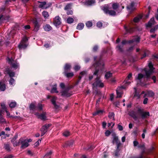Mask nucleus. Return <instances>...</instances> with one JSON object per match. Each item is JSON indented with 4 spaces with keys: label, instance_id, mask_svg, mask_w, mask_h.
<instances>
[{
    "label": "nucleus",
    "instance_id": "4468645a",
    "mask_svg": "<svg viewBox=\"0 0 158 158\" xmlns=\"http://www.w3.org/2000/svg\"><path fill=\"white\" fill-rule=\"evenodd\" d=\"M51 126V124H46L43 126L41 129V136H43L47 131V129Z\"/></svg>",
    "mask_w": 158,
    "mask_h": 158
},
{
    "label": "nucleus",
    "instance_id": "2f4dec72",
    "mask_svg": "<svg viewBox=\"0 0 158 158\" xmlns=\"http://www.w3.org/2000/svg\"><path fill=\"white\" fill-rule=\"evenodd\" d=\"M43 105L41 103H39L38 104L37 106L36 107V110H38L41 111L43 110Z\"/></svg>",
    "mask_w": 158,
    "mask_h": 158
},
{
    "label": "nucleus",
    "instance_id": "20e7f679",
    "mask_svg": "<svg viewBox=\"0 0 158 158\" xmlns=\"http://www.w3.org/2000/svg\"><path fill=\"white\" fill-rule=\"evenodd\" d=\"M94 59L95 63L93 65L92 68H95V71L94 72V74L97 75L99 70H102L103 68L104 64L100 58H97V56H95L94 57Z\"/></svg>",
    "mask_w": 158,
    "mask_h": 158
},
{
    "label": "nucleus",
    "instance_id": "cd10ccee",
    "mask_svg": "<svg viewBox=\"0 0 158 158\" xmlns=\"http://www.w3.org/2000/svg\"><path fill=\"white\" fill-rule=\"evenodd\" d=\"M6 85L5 84L0 82V89L2 91H4L6 89Z\"/></svg>",
    "mask_w": 158,
    "mask_h": 158
},
{
    "label": "nucleus",
    "instance_id": "c756f323",
    "mask_svg": "<svg viewBox=\"0 0 158 158\" xmlns=\"http://www.w3.org/2000/svg\"><path fill=\"white\" fill-rule=\"evenodd\" d=\"M64 73L67 77H71L74 75L73 73V72L68 73L64 71Z\"/></svg>",
    "mask_w": 158,
    "mask_h": 158
},
{
    "label": "nucleus",
    "instance_id": "bb28decb",
    "mask_svg": "<svg viewBox=\"0 0 158 158\" xmlns=\"http://www.w3.org/2000/svg\"><path fill=\"white\" fill-rule=\"evenodd\" d=\"M51 92L52 93H58V91L57 90L56 85H55L53 86L52 89L51 91Z\"/></svg>",
    "mask_w": 158,
    "mask_h": 158
},
{
    "label": "nucleus",
    "instance_id": "a878e982",
    "mask_svg": "<svg viewBox=\"0 0 158 158\" xmlns=\"http://www.w3.org/2000/svg\"><path fill=\"white\" fill-rule=\"evenodd\" d=\"M84 24L82 23H78L77 27V29L78 30H81L84 27Z\"/></svg>",
    "mask_w": 158,
    "mask_h": 158
},
{
    "label": "nucleus",
    "instance_id": "dca6fc26",
    "mask_svg": "<svg viewBox=\"0 0 158 158\" xmlns=\"http://www.w3.org/2000/svg\"><path fill=\"white\" fill-rule=\"evenodd\" d=\"M135 3L133 2H131V3L129 6H127V9L131 11L135 10Z\"/></svg>",
    "mask_w": 158,
    "mask_h": 158
},
{
    "label": "nucleus",
    "instance_id": "052dcab7",
    "mask_svg": "<svg viewBox=\"0 0 158 158\" xmlns=\"http://www.w3.org/2000/svg\"><path fill=\"white\" fill-rule=\"evenodd\" d=\"M5 111L6 113V114H7L6 115L7 116H9L10 117H11V118L14 117H13L12 116H10V113L6 110H5Z\"/></svg>",
    "mask_w": 158,
    "mask_h": 158
},
{
    "label": "nucleus",
    "instance_id": "6e6d98bb",
    "mask_svg": "<svg viewBox=\"0 0 158 158\" xmlns=\"http://www.w3.org/2000/svg\"><path fill=\"white\" fill-rule=\"evenodd\" d=\"M80 68V67L78 65H76L74 67V70L76 71H77L78 70H79Z\"/></svg>",
    "mask_w": 158,
    "mask_h": 158
},
{
    "label": "nucleus",
    "instance_id": "7c9ffc66",
    "mask_svg": "<svg viewBox=\"0 0 158 158\" xmlns=\"http://www.w3.org/2000/svg\"><path fill=\"white\" fill-rule=\"evenodd\" d=\"M112 76V73L110 72H108L106 73L105 77L106 79H107L111 77Z\"/></svg>",
    "mask_w": 158,
    "mask_h": 158
},
{
    "label": "nucleus",
    "instance_id": "e433bc0d",
    "mask_svg": "<svg viewBox=\"0 0 158 158\" xmlns=\"http://www.w3.org/2000/svg\"><path fill=\"white\" fill-rule=\"evenodd\" d=\"M16 105V103L15 102H11L9 104L10 107L11 108H14Z\"/></svg>",
    "mask_w": 158,
    "mask_h": 158
},
{
    "label": "nucleus",
    "instance_id": "a19ab883",
    "mask_svg": "<svg viewBox=\"0 0 158 158\" xmlns=\"http://www.w3.org/2000/svg\"><path fill=\"white\" fill-rule=\"evenodd\" d=\"M103 112L102 110H98L93 113V115H96L102 114Z\"/></svg>",
    "mask_w": 158,
    "mask_h": 158
},
{
    "label": "nucleus",
    "instance_id": "79ce46f5",
    "mask_svg": "<svg viewBox=\"0 0 158 158\" xmlns=\"http://www.w3.org/2000/svg\"><path fill=\"white\" fill-rule=\"evenodd\" d=\"M86 25L88 27H90L92 26V23L90 21H88L85 23Z\"/></svg>",
    "mask_w": 158,
    "mask_h": 158
},
{
    "label": "nucleus",
    "instance_id": "1a4fd4ad",
    "mask_svg": "<svg viewBox=\"0 0 158 158\" xmlns=\"http://www.w3.org/2000/svg\"><path fill=\"white\" fill-rule=\"evenodd\" d=\"M112 135L113 137V143H116L117 145V148H118L119 146L120 145L121 143L120 142L118 139V136H116V134L113 132L112 134Z\"/></svg>",
    "mask_w": 158,
    "mask_h": 158
},
{
    "label": "nucleus",
    "instance_id": "a211bd4d",
    "mask_svg": "<svg viewBox=\"0 0 158 158\" xmlns=\"http://www.w3.org/2000/svg\"><path fill=\"white\" fill-rule=\"evenodd\" d=\"M35 114L38 118L42 120H45L46 119V114L45 113H43L40 114L39 113H35Z\"/></svg>",
    "mask_w": 158,
    "mask_h": 158
},
{
    "label": "nucleus",
    "instance_id": "6ab92c4d",
    "mask_svg": "<svg viewBox=\"0 0 158 158\" xmlns=\"http://www.w3.org/2000/svg\"><path fill=\"white\" fill-rule=\"evenodd\" d=\"M57 98L56 96H53L52 97V98L51 99V102L54 106L56 109L58 108V106L56 104V100Z\"/></svg>",
    "mask_w": 158,
    "mask_h": 158
},
{
    "label": "nucleus",
    "instance_id": "f3484780",
    "mask_svg": "<svg viewBox=\"0 0 158 158\" xmlns=\"http://www.w3.org/2000/svg\"><path fill=\"white\" fill-rule=\"evenodd\" d=\"M156 22L155 21L154 18V17H152L151 19L148 23L146 24V27H151Z\"/></svg>",
    "mask_w": 158,
    "mask_h": 158
},
{
    "label": "nucleus",
    "instance_id": "09e8293b",
    "mask_svg": "<svg viewBox=\"0 0 158 158\" xmlns=\"http://www.w3.org/2000/svg\"><path fill=\"white\" fill-rule=\"evenodd\" d=\"M4 148H5L6 150L7 151H10V146L8 144H5L4 145Z\"/></svg>",
    "mask_w": 158,
    "mask_h": 158
},
{
    "label": "nucleus",
    "instance_id": "72a5a7b5",
    "mask_svg": "<svg viewBox=\"0 0 158 158\" xmlns=\"http://www.w3.org/2000/svg\"><path fill=\"white\" fill-rule=\"evenodd\" d=\"M142 18V16L141 15H140L137 17H135L134 19V21L135 23L138 22L140 19Z\"/></svg>",
    "mask_w": 158,
    "mask_h": 158
},
{
    "label": "nucleus",
    "instance_id": "864d4df0",
    "mask_svg": "<svg viewBox=\"0 0 158 158\" xmlns=\"http://www.w3.org/2000/svg\"><path fill=\"white\" fill-rule=\"evenodd\" d=\"M5 122V120L2 115V117H0V123H2Z\"/></svg>",
    "mask_w": 158,
    "mask_h": 158
},
{
    "label": "nucleus",
    "instance_id": "680f3d73",
    "mask_svg": "<svg viewBox=\"0 0 158 158\" xmlns=\"http://www.w3.org/2000/svg\"><path fill=\"white\" fill-rule=\"evenodd\" d=\"M152 79L153 80V82L154 83H155L156 81V78L155 76H152Z\"/></svg>",
    "mask_w": 158,
    "mask_h": 158
},
{
    "label": "nucleus",
    "instance_id": "e2e57ef3",
    "mask_svg": "<svg viewBox=\"0 0 158 158\" xmlns=\"http://www.w3.org/2000/svg\"><path fill=\"white\" fill-rule=\"evenodd\" d=\"M138 142L136 141H134L133 142L134 146L135 147L138 144Z\"/></svg>",
    "mask_w": 158,
    "mask_h": 158
},
{
    "label": "nucleus",
    "instance_id": "5fc2aeb1",
    "mask_svg": "<svg viewBox=\"0 0 158 158\" xmlns=\"http://www.w3.org/2000/svg\"><path fill=\"white\" fill-rule=\"evenodd\" d=\"M71 6V5L70 4H68L66 6H65L64 9L65 10H67L69 9Z\"/></svg>",
    "mask_w": 158,
    "mask_h": 158
},
{
    "label": "nucleus",
    "instance_id": "c03bdc74",
    "mask_svg": "<svg viewBox=\"0 0 158 158\" xmlns=\"http://www.w3.org/2000/svg\"><path fill=\"white\" fill-rule=\"evenodd\" d=\"M158 28V25H157L155 26L154 28H152L150 31L151 32H154L155 31L157 30Z\"/></svg>",
    "mask_w": 158,
    "mask_h": 158
},
{
    "label": "nucleus",
    "instance_id": "5701e85b",
    "mask_svg": "<svg viewBox=\"0 0 158 158\" xmlns=\"http://www.w3.org/2000/svg\"><path fill=\"white\" fill-rule=\"evenodd\" d=\"M44 30L46 31H49L52 29V27L49 24H46L43 27Z\"/></svg>",
    "mask_w": 158,
    "mask_h": 158
},
{
    "label": "nucleus",
    "instance_id": "49530a36",
    "mask_svg": "<svg viewBox=\"0 0 158 158\" xmlns=\"http://www.w3.org/2000/svg\"><path fill=\"white\" fill-rule=\"evenodd\" d=\"M1 106L2 107V108L3 110H6L5 105L4 102H2L1 103Z\"/></svg>",
    "mask_w": 158,
    "mask_h": 158
},
{
    "label": "nucleus",
    "instance_id": "423d86ee",
    "mask_svg": "<svg viewBox=\"0 0 158 158\" xmlns=\"http://www.w3.org/2000/svg\"><path fill=\"white\" fill-rule=\"evenodd\" d=\"M7 61H8V63L11 65L12 67L14 69H17L19 67V63L14 61L12 58H7Z\"/></svg>",
    "mask_w": 158,
    "mask_h": 158
},
{
    "label": "nucleus",
    "instance_id": "69168bd1",
    "mask_svg": "<svg viewBox=\"0 0 158 158\" xmlns=\"http://www.w3.org/2000/svg\"><path fill=\"white\" fill-rule=\"evenodd\" d=\"M98 47L97 46H94L93 48V50L94 52H95L97 51V50H98Z\"/></svg>",
    "mask_w": 158,
    "mask_h": 158
},
{
    "label": "nucleus",
    "instance_id": "0e129e2a",
    "mask_svg": "<svg viewBox=\"0 0 158 158\" xmlns=\"http://www.w3.org/2000/svg\"><path fill=\"white\" fill-rule=\"evenodd\" d=\"M118 128L119 130L120 131H122L123 130V127L121 125H118Z\"/></svg>",
    "mask_w": 158,
    "mask_h": 158
},
{
    "label": "nucleus",
    "instance_id": "603ef678",
    "mask_svg": "<svg viewBox=\"0 0 158 158\" xmlns=\"http://www.w3.org/2000/svg\"><path fill=\"white\" fill-rule=\"evenodd\" d=\"M111 133V132L109 130H107L105 132V135L106 136H109Z\"/></svg>",
    "mask_w": 158,
    "mask_h": 158
},
{
    "label": "nucleus",
    "instance_id": "37998d69",
    "mask_svg": "<svg viewBox=\"0 0 158 158\" xmlns=\"http://www.w3.org/2000/svg\"><path fill=\"white\" fill-rule=\"evenodd\" d=\"M125 29L127 32V33H131L134 31L133 29L131 28H130L129 29H127V27H125Z\"/></svg>",
    "mask_w": 158,
    "mask_h": 158
},
{
    "label": "nucleus",
    "instance_id": "4c0bfd02",
    "mask_svg": "<svg viewBox=\"0 0 158 158\" xmlns=\"http://www.w3.org/2000/svg\"><path fill=\"white\" fill-rule=\"evenodd\" d=\"M71 67L70 65L69 64H66L64 67V71L66 72Z\"/></svg>",
    "mask_w": 158,
    "mask_h": 158
},
{
    "label": "nucleus",
    "instance_id": "4d7b16f0",
    "mask_svg": "<svg viewBox=\"0 0 158 158\" xmlns=\"http://www.w3.org/2000/svg\"><path fill=\"white\" fill-rule=\"evenodd\" d=\"M97 26L98 27H101L102 26V23L100 22H98L97 23Z\"/></svg>",
    "mask_w": 158,
    "mask_h": 158
},
{
    "label": "nucleus",
    "instance_id": "8fccbe9b",
    "mask_svg": "<svg viewBox=\"0 0 158 158\" xmlns=\"http://www.w3.org/2000/svg\"><path fill=\"white\" fill-rule=\"evenodd\" d=\"M13 143V146L14 147L18 146L20 144V143H21L20 142H19V140L18 142H15V143H14V142Z\"/></svg>",
    "mask_w": 158,
    "mask_h": 158
},
{
    "label": "nucleus",
    "instance_id": "338daca9",
    "mask_svg": "<svg viewBox=\"0 0 158 158\" xmlns=\"http://www.w3.org/2000/svg\"><path fill=\"white\" fill-rule=\"evenodd\" d=\"M24 28L25 29H28L30 28V27L29 25H27L24 26Z\"/></svg>",
    "mask_w": 158,
    "mask_h": 158
},
{
    "label": "nucleus",
    "instance_id": "9d476101",
    "mask_svg": "<svg viewBox=\"0 0 158 158\" xmlns=\"http://www.w3.org/2000/svg\"><path fill=\"white\" fill-rule=\"evenodd\" d=\"M93 88L100 87L102 88L104 87V84L99 79H96V81L93 84Z\"/></svg>",
    "mask_w": 158,
    "mask_h": 158
},
{
    "label": "nucleus",
    "instance_id": "7ed1b4c3",
    "mask_svg": "<svg viewBox=\"0 0 158 158\" xmlns=\"http://www.w3.org/2000/svg\"><path fill=\"white\" fill-rule=\"evenodd\" d=\"M111 6L114 10H116L119 7L118 4L117 3H113L106 4L102 6L101 9L106 14H108L110 15H115L116 12L114 10H110L111 9Z\"/></svg>",
    "mask_w": 158,
    "mask_h": 158
},
{
    "label": "nucleus",
    "instance_id": "f03ea898",
    "mask_svg": "<svg viewBox=\"0 0 158 158\" xmlns=\"http://www.w3.org/2000/svg\"><path fill=\"white\" fill-rule=\"evenodd\" d=\"M129 115L135 120L137 121L140 118L139 115L142 119H145L149 116L150 114L148 112H144L143 110L139 109L136 112H135L133 110L130 111L129 112Z\"/></svg>",
    "mask_w": 158,
    "mask_h": 158
},
{
    "label": "nucleus",
    "instance_id": "c85d7f7f",
    "mask_svg": "<svg viewBox=\"0 0 158 158\" xmlns=\"http://www.w3.org/2000/svg\"><path fill=\"white\" fill-rule=\"evenodd\" d=\"M36 107L35 106V103L34 102L31 103L29 106L30 109L31 110H36Z\"/></svg>",
    "mask_w": 158,
    "mask_h": 158
},
{
    "label": "nucleus",
    "instance_id": "c9c22d12",
    "mask_svg": "<svg viewBox=\"0 0 158 158\" xmlns=\"http://www.w3.org/2000/svg\"><path fill=\"white\" fill-rule=\"evenodd\" d=\"M74 21L73 18L71 17L68 18L67 19V22L68 23L70 24L72 23Z\"/></svg>",
    "mask_w": 158,
    "mask_h": 158
},
{
    "label": "nucleus",
    "instance_id": "3c124183",
    "mask_svg": "<svg viewBox=\"0 0 158 158\" xmlns=\"http://www.w3.org/2000/svg\"><path fill=\"white\" fill-rule=\"evenodd\" d=\"M10 84L11 85H13L15 83V80L12 78H11L9 81Z\"/></svg>",
    "mask_w": 158,
    "mask_h": 158
},
{
    "label": "nucleus",
    "instance_id": "58836bf2",
    "mask_svg": "<svg viewBox=\"0 0 158 158\" xmlns=\"http://www.w3.org/2000/svg\"><path fill=\"white\" fill-rule=\"evenodd\" d=\"M148 94L149 96L152 97L155 95L154 93L152 91H149L148 92Z\"/></svg>",
    "mask_w": 158,
    "mask_h": 158
},
{
    "label": "nucleus",
    "instance_id": "393cba45",
    "mask_svg": "<svg viewBox=\"0 0 158 158\" xmlns=\"http://www.w3.org/2000/svg\"><path fill=\"white\" fill-rule=\"evenodd\" d=\"M6 72L9 75L10 77H14L15 74L14 72H11L9 69H6Z\"/></svg>",
    "mask_w": 158,
    "mask_h": 158
},
{
    "label": "nucleus",
    "instance_id": "de8ad7c7",
    "mask_svg": "<svg viewBox=\"0 0 158 158\" xmlns=\"http://www.w3.org/2000/svg\"><path fill=\"white\" fill-rule=\"evenodd\" d=\"M117 48L120 52H122L123 51V45H121L119 46H118L117 47Z\"/></svg>",
    "mask_w": 158,
    "mask_h": 158
},
{
    "label": "nucleus",
    "instance_id": "b1692460",
    "mask_svg": "<svg viewBox=\"0 0 158 158\" xmlns=\"http://www.w3.org/2000/svg\"><path fill=\"white\" fill-rule=\"evenodd\" d=\"M87 74L86 71H83L81 72L80 73L79 76H78V82H79L80 81L82 77L84 76H86Z\"/></svg>",
    "mask_w": 158,
    "mask_h": 158
},
{
    "label": "nucleus",
    "instance_id": "aec40b11",
    "mask_svg": "<svg viewBox=\"0 0 158 158\" xmlns=\"http://www.w3.org/2000/svg\"><path fill=\"white\" fill-rule=\"evenodd\" d=\"M132 75V74L131 73H130L127 76L126 80H125L124 81V83H125V86H126L127 85H128L130 83V81H128L129 79H130V78L131 77Z\"/></svg>",
    "mask_w": 158,
    "mask_h": 158
},
{
    "label": "nucleus",
    "instance_id": "ea45409f",
    "mask_svg": "<svg viewBox=\"0 0 158 158\" xmlns=\"http://www.w3.org/2000/svg\"><path fill=\"white\" fill-rule=\"evenodd\" d=\"M114 113L111 112L109 113L108 115V117L110 119H112L113 120H114Z\"/></svg>",
    "mask_w": 158,
    "mask_h": 158
},
{
    "label": "nucleus",
    "instance_id": "2eb2a0df",
    "mask_svg": "<svg viewBox=\"0 0 158 158\" xmlns=\"http://www.w3.org/2000/svg\"><path fill=\"white\" fill-rule=\"evenodd\" d=\"M32 22L34 23V31L35 32H37L39 29L40 25L38 21L36 19L33 20Z\"/></svg>",
    "mask_w": 158,
    "mask_h": 158
},
{
    "label": "nucleus",
    "instance_id": "0eeeda50",
    "mask_svg": "<svg viewBox=\"0 0 158 158\" xmlns=\"http://www.w3.org/2000/svg\"><path fill=\"white\" fill-rule=\"evenodd\" d=\"M140 41V38L138 37H135L133 39L128 41L124 40L122 42V45L126 44L127 43H134V44L139 43Z\"/></svg>",
    "mask_w": 158,
    "mask_h": 158
},
{
    "label": "nucleus",
    "instance_id": "4be33fe9",
    "mask_svg": "<svg viewBox=\"0 0 158 158\" xmlns=\"http://www.w3.org/2000/svg\"><path fill=\"white\" fill-rule=\"evenodd\" d=\"M61 94L62 96L67 97H69L71 95V94L66 90L62 91L61 92Z\"/></svg>",
    "mask_w": 158,
    "mask_h": 158
},
{
    "label": "nucleus",
    "instance_id": "bf43d9fd",
    "mask_svg": "<svg viewBox=\"0 0 158 158\" xmlns=\"http://www.w3.org/2000/svg\"><path fill=\"white\" fill-rule=\"evenodd\" d=\"M148 99L147 98H145L144 99L143 101V103L144 104H146L147 103L148 101Z\"/></svg>",
    "mask_w": 158,
    "mask_h": 158
},
{
    "label": "nucleus",
    "instance_id": "ddd939ff",
    "mask_svg": "<svg viewBox=\"0 0 158 158\" xmlns=\"http://www.w3.org/2000/svg\"><path fill=\"white\" fill-rule=\"evenodd\" d=\"M38 2L40 3L39 6V7L42 9H47L51 5V4H47L46 2Z\"/></svg>",
    "mask_w": 158,
    "mask_h": 158
},
{
    "label": "nucleus",
    "instance_id": "412c9836",
    "mask_svg": "<svg viewBox=\"0 0 158 158\" xmlns=\"http://www.w3.org/2000/svg\"><path fill=\"white\" fill-rule=\"evenodd\" d=\"M95 3L94 0H88L85 2L84 4L86 6L92 5Z\"/></svg>",
    "mask_w": 158,
    "mask_h": 158
},
{
    "label": "nucleus",
    "instance_id": "f257e3e1",
    "mask_svg": "<svg viewBox=\"0 0 158 158\" xmlns=\"http://www.w3.org/2000/svg\"><path fill=\"white\" fill-rule=\"evenodd\" d=\"M154 69L152 63L151 62H149L148 66L145 68L142 71V72H144L145 75L142 73L138 74V77L136 78L137 84L142 86H144L146 80L149 78L150 75L154 72Z\"/></svg>",
    "mask_w": 158,
    "mask_h": 158
},
{
    "label": "nucleus",
    "instance_id": "39448f33",
    "mask_svg": "<svg viewBox=\"0 0 158 158\" xmlns=\"http://www.w3.org/2000/svg\"><path fill=\"white\" fill-rule=\"evenodd\" d=\"M28 39L26 37L24 36L23 37L20 43L18 45L19 49L25 48L28 45Z\"/></svg>",
    "mask_w": 158,
    "mask_h": 158
},
{
    "label": "nucleus",
    "instance_id": "9b49d317",
    "mask_svg": "<svg viewBox=\"0 0 158 158\" xmlns=\"http://www.w3.org/2000/svg\"><path fill=\"white\" fill-rule=\"evenodd\" d=\"M19 142H20L21 144H22L21 147V148H25L29 145V144L27 141V140L24 139L23 138H21L19 139Z\"/></svg>",
    "mask_w": 158,
    "mask_h": 158
},
{
    "label": "nucleus",
    "instance_id": "f8f14e48",
    "mask_svg": "<svg viewBox=\"0 0 158 158\" xmlns=\"http://www.w3.org/2000/svg\"><path fill=\"white\" fill-rule=\"evenodd\" d=\"M53 23L56 27L58 26L61 23L60 18L59 16H56L53 19Z\"/></svg>",
    "mask_w": 158,
    "mask_h": 158
},
{
    "label": "nucleus",
    "instance_id": "6e6552de",
    "mask_svg": "<svg viewBox=\"0 0 158 158\" xmlns=\"http://www.w3.org/2000/svg\"><path fill=\"white\" fill-rule=\"evenodd\" d=\"M126 88V86H122L117 88L116 90L117 98H121L123 94V89Z\"/></svg>",
    "mask_w": 158,
    "mask_h": 158
},
{
    "label": "nucleus",
    "instance_id": "f704fd0d",
    "mask_svg": "<svg viewBox=\"0 0 158 158\" xmlns=\"http://www.w3.org/2000/svg\"><path fill=\"white\" fill-rule=\"evenodd\" d=\"M134 89L135 92V94L134 96L135 97H136L138 99L139 98H140V95L137 93V89L136 88L134 87Z\"/></svg>",
    "mask_w": 158,
    "mask_h": 158
},
{
    "label": "nucleus",
    "instance_id": "13d9d810",
    "mask_svg": "<svg viewBox=\"0 0 158 158\" xmlns=\"http://www.w3.org/2000/svg\"><path fill=\"white\" fill-rule=\"evenodd\" d=\"M68 15H72L73 14V11L72 10H68L67 12Z\"/></svg>",
    "mask_w": 158,
    "mask_h": 158
},
{
    "label": "nucleus",
    "instance_id": "774afa93",
    "mask_svg": "<svg viewBox=\"0 0 158 158\" xmlns=\"http://www.w3.org/2000/svg\"><path fill=\"white\" fill-rule=\"evenodd\" d=\"M18 138V135H15L13 139V140L12 141V142H13L14 141H15Z\"/></svg>",
    "mask_w": 158,
    "mask_h": 158
},
{
    "label": "nucleus",
    "instance_id": "473e14b6",
    "mask_svg": "<svg viewBox=\"0 0 158 158\" xmlns=\"http://www.w3.org/2000/svg\"><path fill=\"white\" fill-rule=\"evenodd\" d=\"M42 14L44 17L45 19L48 18L49 16L48 13L46 11H44L42 12Z\"/></svg>",
    "mask_w": 158,
    "mask_h": 158
},
{
    "label": "nucleus",
    "instance_id": "a18cd8bd",
    "mask_svg": "<svg viewBox=\"0 0 158 158\" xmlns=\"http://www.w3.org/2000/svg\"><path fill=\"white\" fill-rule=\"evenodd\" d=\"M70 134L69 132L68 131H65L63 133V135L65 137H67L70 135Z\"/></svg>",
    "mask_w": 158,
    "mask_h": 158
}]
</instances>
